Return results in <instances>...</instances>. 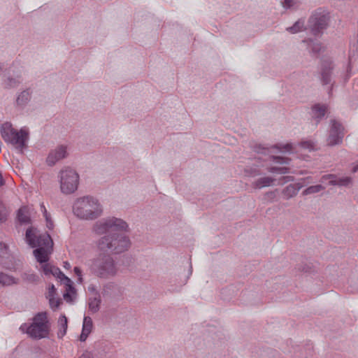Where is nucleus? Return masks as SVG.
Segmentation results:
<instances>
[{
    "instance_id": "7",
    "label": "nucleus",
    "mask_w": 358,
    "mask_h": 358,
    "mask_svg": "<svg viewBox=\"0 0 358 358\" xmlns=\"http://www.w3.org/2000/svg\"><path fill=\"white\" fill-rule=\"evenodd\" d=\"M41 269L45 275H52L59 278L60 281L64 284L66 286V292L63 295L64 299L67 302H72L74 299L73 295L76 294V289L73 286V282L71 279L66 276L58 267L47 262L42 264Z\"/></svg>"
},
{
    "instance_id": "44",
    "label": "nucleus",
    "mask_w": 358,
    "mask_h": 358,
    "mask_svg": "<svg viewBox=\"0 0 358 358\" xmlns=\"http://www.w3.org/2000/svg\"><path fill=\"white\" fill-rule=\"evenodd\" d=\"M285 178H287V181H292L293 177L292 176H287Z\"/></svg>"
},
{
    "instance_id": "6",
    "label": "nucleus",
    "mask_w": 358,
    "mask_h": 358,
    "mask_svg": "<svg viewBox=\"0 0 358 358\" xmlns=\"http://www.w3.org/2000/svg\"><path fill=\"white\" fill-rule=\"evenodd\" d=\"M50 323L45 312L37 313L31 324L27 327V334L32 338L39 340L48 338L50 333Z\"/></svg>"
},
{
    "instance_id": "24",
    "label": "nucleus",
    "mask_w": 358,
    "mask_h": 358,
    "mask_svg": "<svg viewBox=\"0 0 358 358\" xmlns=\"http://www.w3.org/2000/svg\"><path fill=\"white\" fill-rule=\"evenodd\" d=\"M9 208L0 199V224L5 222L10 214Z\"/></svg>"
},
{
    "instance_id": "42",
    "label": "nucleus",
    "mask_w": 358,
    "mask_h": 358,
    "mask_svg": "<svg viewBox=\"0 0 358 358\" xmlns=\"http://www.w3.org/2000/svg\"><path fill=\"white\" fill-rule=\"evenodd\" d=\"M4 184V180L1 173H0V187Z\"/></svg>"
},
{
    "instance_id": "35",
    "label": "nucleus",
    "mask_w": 358,
    "mask_h": 358,
    "mask_svg": "<svg viewBox=\"0 0 358 358\" xmlns=\"http://www.w3.org/2000/svg\"><path fill=\"white\" fill-rule=\"evenodd\" d=\"M46 221V226L49 229H52L54 227L53 221L51 219L50 215L45 216Z\"/></svg>"
},
{
    "instance_id": "23",
    "label": "nucleus",
    "mask_w": 358,
    "mask_h": 358,
    "mask_svg": "<svg viewBox=\"0 0 358 358\" xmlns=\"http://www.w3.org/2000/svg\"><path fill=\"white\" fill-rule=\"evenodd\" d=\"M101 300L100 296H95L89 299V310L93 313H97L100 308Z\"/></svg>"
},
{
    "instance_id": "49",
    "label": "nucleus",
    "mask_w": 358,
    "mask_h": 358,
    "mask_svg": "<svg viewBox=\"0 0 358 358\" xmlns=\"http://www.w3.org/2000/svg\"><path fill=\"white\" fill-rule=\"evenodd\" d=\"M303 271H305L306 272H308V270H306V268H303Z\"/></svg>"
},
{
    "instance_id": "37",
    "label": "nucleus",
    "mask_w": 358,
    "mask_h": 358,
    "mask_svg": "<svg viewBox=\"0 0 358 358\" xmlns=\"http://www.w3.org/2000/svg\"><path fill=\"white\" fill-rule=\"evenodd\" d=\"M75 274L78 277V282H83V278H82V271L79 267H74L73 268Z\"/></svg>"
},
{
    "instance_id": "38",
    "label": "nucleus",
    "mask_w": 358,
    "mask_h": 358,
    "mask_svg": "<svg viewBox=\"0 0 358 358\" xmlns=\"http://www.w3.org/2000/svg\"><path fill=\"white\" fill-rule=\"evenodd\" d=\"M55 293H56V289H55V286L53 285H52L49 288L48 294L47 297L55 296Z\"/></svg>"
},
{
    "instance_id": "46",
    "label": "nucleus",
    "mask_w": 358,
    "mask_h": 358,
    "mask_svg": "<svg viewBox=\"0 0 358 358\" xmlns=\"http://www.w3.org/2000/svg\"><path fill=\"white\" fill-rule=\"evenodd\" d=\"M358 171V164H357L356 166H355V167L353 168V171H354V172H356V171Z\"/></svg>"
},
{
    "instance_id": "14",
    "label": "nucleus",
    "mask_w": 358,
    "mask_h": 358,
    "mask_svg": "<svg viewBox=\"0 0 358 358\" xmlns=\"http://www.w3.org/2000/svg\"><path fill=\"white\" fill-rule=\"evenodd\" d=\"M302 187L303 185L299 182L287 185L282 191L283 198L287 200L294 197L297 195L298 192L302 188Z\"/></svg>"
},
{
    "instance_id": "30",
    "label": "nucleus",
    "mask_w": 358,
    "mask_h": 358,
    "mask_svg": "<svg viewBox=\"0 0 358 358\" xmlns=\"http://www.w3.org/2000/svg\"><path fill=\"white\" fill-rule=\"evenodd\" d=\"M281 4L283 8H296L299 6V1L297 0H282Z\"/></svg>"
},
{
    "instance_id": "20",
    "label": "nucleus",
    "mask_w": 358,
    "mask_h": 358,
    "mask_svg": "<svg viewBox=\"0 0 358 358\" xmlns=\"http://www.w3.org/2000/svg\"><path fill=\"white\" fill-rule=\"evenodd\" d=\"M19 283L18 279L15 278L13 276L0 272V286H10L12 285H17Z\"/></svg>"
},
{
    "instance_id": "32",
    "label": "nucleus",
    "mask_w": 358,
    "mask_h": 358,
    "mask_svg": "<svg viewBox=\"0 0 358 358\" xmlns=\"http://www.w3.org/2000/svg\"><path fill=\"white\" fill-rule=\"evenodd\" d=\"M268 171L270 173H277L279 174H285V173H288V168L271 166V167L268 168Z\"/></svg>"
},
{
    "instance_id": "26",
    "label": "nucleus",
    "mask_w": 358,
    "mask_h": 358,
    "mask_svg": "<svg viewBox=\"0 0 358 358\" xmlns=\"http://www.w3.org/2000/svg\"><path fill=\"white\" fill-rule=\"evenodd\" d=\"M20 80L18 78L8 77L3 81V87L6 89L14 88L19 85Z\"/></svg>"
},
{
    "instance_id": "28",
    "label": "nucleus",
    "mask_w": 358,
    "mask_h": 358,
    "mask_svg": "<svg viewBox=\"0 0 358 358\" xmlns=\"http://www.w3.org/2000/svg\"><path fill=\"white\" fill-rule=\"evenodd\" d=\"M324 189V187L321 185H313L310 186L306 189H304L302 192L303 195H309L315 193H317L322 190Z\"/></svg>"
},
{
    "instance_id": "2",
    "label": "nucleus",
    "mask_w": 358,
    "mask_h": 358,
    "mask_svg": "<svg viewBox=\"0 0 358 358\" xmlns=\"http://www.w3.org/2000/svg\"><path fill=\"white\" fill-rule=\"evenodd\" d=\"M25 239L31 248H37L33 252L36 260L41 264L47 262L53 245L50 236L48 233L41 234L36 229L31 227L26 231Z\"/></svg>"
},
{
    "instance_id": "34",
    "label": "nucleus",
    "mask_w": 358,
    "mask_h": 358,
    "mask_svg": "<svg viewBox=\"0 0 358 358\" xmlns=\"http://www.w3.org/2000/svg\"><path fill=\"white\" fill-rule=\"evenodd\" d=\"M300 145H301V148L308 149L310 150H313L314 148V145H313V142L308 141H302Z\"/></svg>"
},
{
    "instance_id": "10",
    "label": "nucleus",
    "mask_w": 358,
    "mask_h": 358,
    "mask_svg": "<svg viewBox=\"0 0 358 358\" xmlns=\"http://www.w3.org/2000/svg\"><path fill=\"white\" fill-rule=\"evenodd\" d=\"M335 65L331 58H324L322 59L320 72V80L322 85H330L328 91L329 95L332 93V87L334 85L333 80L334 76Z\"/></svg>"
},
{
    "instance_id": "29",
    "label": "nucleus",
    "mask_w": 358,
    "mask_h": 358,
    "mask_svg": "<svg viewBox=\"0 0 358 358\" xmlns=\"http://www.w3.org/2000/svg\"><path fill=\"white\" fill-rule=\"evenodd\" d=\"M17 219L20 222L27 224L30 221L29 215L24 208H20L17 213Z\"/></svg>"
},
{
    "instance_id": "31",
    "label": "nucleus",
    "mask_w": 358,
    "mask_h": 358,
    "mask_svg": "<svg viewBox=\"0 0 358 358\" xmlns=\"http://www.w3.org/2000/svg\"><path fill=\"white\" fill-rule=\"evenodd\" d=\"M245 173L246 176H250V177H255V176H260L262 174V173L260 172V171L255 167V168H252V167H248L245 169Z\"/></svg>"
},
{
    "instance_id": "19",
    "label": "nucleus",
    "mask_w": 358,
    "mask_h": 358,
    "mask_svg": "<svg viewBox=\"0 0 358 358\" xmlns=\"http://www.w3.org/2000/svg\"><path fill=\"white\" fill-rule=\"evenodd\" d=\"M274 181L275 179L273 178L268 176L262 177L252 182V187L255 189H262L271 186Z\"/></svg>"
},
{
    "instance_id": "3",
    "label": "nucleus",
    "mask_w": 358,
    "mask_h": 358,
    "mask_svg": "<svg viewBox=\"0 0 358 358\" xmlns=\"http://www.w3.org/2000/svg\"><path fill=\"white\" fill-rule=\"evenodd\" d=\"M73 213L78 218L83 220H94L103 213L101 201L90 195L78 198L73 205Z\"/></svg>"
},
{
    "instance_id": "27",
    "label": "nucleus",
    "mask_w": 358,
    "mask_h": 358,
    "mask_svg": "<svg viewBox=\"0 0 358 358\" xmlns=\"http://www.w3.org/2000/svg\"><path fill=\"white\" fill-rule=\"evenodd\" d=\"M22 280L29 283H36L39 280V277L34 273L24 272L21 275Z\"/></svg>"
},
{
    "instance_id": "16",
    "label": "nucleus",
    "mask_w": 358,
    "mask_h": 358,
    "mask_svg": "<svg viewBox=\"0 0 358 358\" xmlns=\"http://www.w3.org/2000/svg\"><path fill=\"white\" fill-rule=\"evenodd\" d=\"M327 107L324 104H315L312 107V117L317 124L325 116Z\"/></svg>"
},
{
    "instance_id": "18",
    "label": "nucleus",
    "mask_w": 358,
    "mask_h": 358,
    "mask_svg": "<svg viewBox=\"0 0 358 358\" xmlns=\"http://www.w3.org/2000/svg\"><path fill=\"white\" fill-rule=\"evenodd\" d=\"M58 332L57 337L62 338L66 334L68 328V320L65 315H61L57 321Z\"/></svg>"
},
{
    "instance_id": "25",
    "label": "nucleus",
    "mask_w": 358,
    "mask_h": 358,
    "mask_svg": "<svg viewBox=\"0 0 358 358\" xmlns=\"http://www.w3.org/2000/svg\"><path fill=\"white\" fill-rule=\"evenodd\" d=\"M304 24V20L300 19L297 20L292 27H287L286 30L291 34H296L303 30Z\"/></svg>"
},
{
    "instance_id": "9",
    "label": "nucleus",
    "mask_w": 358,
    "mask_h": 358,
    "mask_svg": "<svg viewBox=\"0 0 358 358\" xmlns=\"http://www.w3.org/2000/svg\"><path fill=\"white\" fill-rule=\"evenodd\" d=\"M330 16L329 12L322 8L316 9L308 20V27L313 34L315 36L323 33L329 25Z\"/></svg>"
},
{
    "instance_id": "39",
    "label": "nucleus",
    "mask_w": 358,
    "mask_h": 358,
    "mask_svg": "<svg viewBox=\"0 0 358 358\" xmlns=\"http://www.w3.org/2000/svg\"><path fill=\"white\" fill-rule=\"evenodd\" d=\"M78 358H94L90 352L86 351L83 352Z\"/></svg>"
},
{
    "instance_id": "43",
    "label": "nucleus",
    "mask_w": 358,
    "mask_h": 358,
    "mask_svg": "<svg viewBox=\"0 0 358 358\" xmlns=\"http://www.w3.org/2000/svg\"><path fill=\"white\" fill-rule=\"evenodd\" d=\"M4 68H5L4 63L0 62V72L2 71Z\"/></svg>"
},
{
    "instance_id": "48",
    "label": "nucleus",
    "mask_w": 358,
    "mask_h": 358,
    "mask_svg": "<svg viewBox=\"0 0 358 358\" xmlns=\"http://www.w3.org/2000/svg\"><path fill=\"white\" fill-rule=\"evenodd\" d=\"M303 271H305L306 272H308V270H306V268H303Z\"/></svg>"
},
{
    "instance_id": "11",
    "label": "nucleus",
    "mask_w": 358,
    "mask_h": 358,
    "mask_svg": "<svg viewBox=\"0 0 358 358\" xmlns=\"http://www.w3.org/2000/svg\"><path fill=\"white\" fill-rule=\"evenodd\" d=\"M273 149H278L280 152H290L292 150V145L286 144L282 146L275 145L271 147H266L258 144L255 145L253 148L254 151L258 154H262L265 156L268 155L270 159L275 160L277 163L287 164L289 163L288 159L281 157H275L272 155Z\"/></svg>"
},
{
    "instance_id": "36",
    "label": "nucleus",
    "mask_w": 358,
    "mask_h": 358,
    "mask_svg": "<svg viewBox=\"0 0 358 358\" xmlns=\"http://www.w3.org/2000/svg\"><path fill=\"white\" fill-rule=\"evenodd\" d=\"M7 252H8V245L4 243L1 242L0 243V256H3V255L7 254Z\"/></svg>"
},
{
    "instance_id": "17",
    "label": "nucleus",
    "mask_w": 358,
    "mask_h": 358,
    "mask_svg": "<svg viewBox=\"0 0 358 358\" xmlns=\"http://www.w3.org/2000/svg\"><path fill=\"white\" fill-rule=\"evenodd\" d=\"M327 178L331 179L329 181V184L332 185L348 186L352 182V179L350 177H344L335 179V176L331 174L325 175L322 178V180H326Z\"/></svg>"
},
{
    "instance_id": "4",
    "label": "nucleus",
    "mask_w": 358,
    "mask_h": 358,
    "mask_svg": "<svg viewBox=\"0 0 358 358\" xmlns=\"http://www.w3.org/2000/svg\"><path fill=\"white\" fill-rule=\"evenodd\" d=\"M91 272L96 277L108 279L117 273V266L113 258L108 254H100L92 260Z\"/></svg>"
},
{
    "instance_id": "1",
    "label": "nucleus",
    "mask_w": 358,
    "mask_h": 358,
    "mask_svg": "<svg viewBox=\"0 0 358 358\" xmlns=\"http://www.w3.org/2000/svg\"><path fill=\"white\" fill-rule=\"evenodd\" d=\"M128 224L122 219L115 217L102 219L93 226V231L103 235L96 242L98 249L104 252L120 254L130 245L129 238L118 231H127Z\"/></svg>"
},
{
    "instance_id": "47",
    "label": "nucleus",
    "mask_w": 358,
    "mask_h": 358,
    "mask_svg": "<svg viewBox=\"0 0 358 358\" xmlns=\"http://www.w3.org/2000/svg\"><path fill=\"white\" fill-rule=\"evenodd\" d=\"M24 326H27V324H24L22 325L20 328H21V329H23V327H24Z\"/></svg>"
},
{
    "instance_id": "5",
    "label": "nucleus",
    "mask_w": 358,
    "mask_h": 358,
    "mask_svg": "<svg viewBox=\"0 0 358 358\" xmlns=\"http://www.w3.org/2000/svg\"><path fill=\"white\" fill-rule=\"evenodd\" d=\"M1 134L6 143H10L20 153H22L28 139V133L25 130L20 129L17 131L13 128L10 123L5 122L1 125Z\"/></svg>"
},
{
    "instance_id": "45",
    "label": "nucleus",
    "mask_w": 358,
    "mask_h": 358,
    "mask_svg": "<svg viewBox=\"0 0 358 358\" xmlns=\"http://www.w3.org/2000/svg\"><path fill=\"white\" fill-rule=\"evenodd\" d=\"M64 264H64V267H65V268H69V267H70V264H69V263H68V262H65Z\"/></svg>"
},
{
    "instance_id": "15",
    "label": "nucleus",
    "mask_w": 358,
    "mask_h": 358,
    "mask_svg": "<svg viewBox=\"0 0 358 358\" xmlns=\"http://www.w3.org/2000/svg\"><path fill=\"white\" fill-rule=\"evenodd\" d=\"M93 327L92 320L89 316H85L83 323V329L81 334L80 335L79 340L84 342L87 338L88 336L92 331Z\"/></svg>"
},
{
    "instance_id": "41",
    "label": "nucleus",
    "mask_w": 358,
    "mask_h": 358,
    "mask_svg": "<svg viewBox=\"0 0 358 358\" xmlns=\"http://www.w3.org/2000/svg\"><path fill=\"white\" fill-rule=\"evenodd\" d=\"M352 56L350 55L349 56V66L348 67V71H350V65H351V63H352Z\"/></svg>"
},
{
    "instance_id": "33",
    "label": "nucleus",
    "mask_w": 358,
    "mask_h": 358,
    "mask_svg": "<svg viewBox=\"0 0 358 358\" xmlns=\"http://www.w3.org/2000/svg\"><path fill=\"white\" fill-rule=\"evenodd\" d=\"M48 298L49 299L50 306L52 309L58 308L62 303L61 300L59 299H56L55 296Z\"/></svg>"
},
{
    "instance_id": "8",
    "label": "nucleus",
    "mask_w": 358,
    "mask_h": 358,
    "mask_svg": "<svg viewBox=\"0 0 358 358\" xmlns=\"http://www.w3.org/2000/svg\"><path fill=\"white\" fill-rule=\"evenodd\" d=\"M60 189L63 194H70L76 192L79 184V175L73 169L66 166L58 175Z\"/></svg>"
},
{
    "instance_id": "13",
    "label": "nucleus",
    "mask_w": 358,
    "mask_h": 358,
    "mask_svg": "<svg viewBox=\"0 0 358 358\" xmlns=\"http://www.w3.org/2000/svg\"><path fill=\"white\" fill-rule=\"evenodd\" d=\"M343 128L342 125L336 121L331 120V127L327 141L330 145H335L341 143L343 138Z\"/></svg>"
},
{
    "instance_id": "40",
    "label": "nucleus",
    "mask_w": 358,
    "mask_h": 358,
    "mask_svg": "<svg viewBox=\"0 0 358 358\" xmlns=\"http://www.w3.org/2000/svg\"><path fill=\"white\" fill-rule=\"evenodd\" d=\"M41 210L44 217L50 215L48 213V211H47V210H46V208H45V206H44V204L43 203L41 204Z\"/></svg>"
},
{
    "instance_id": "12",
    "label": "nucleus",
    "mask_w": 358,
    "mask_h": 358,
    "mask_svg": "<svg viewBox=\"0 0 358 358\" xmlns=\"http://www.w3.org/2000/svg\"><path fill=\"white\" fill-rule=\"evenodd\" d=\"M69 156L68 146L59 145L51 150L46 158V163L48 166H52L57 162L66 158Z\"/></svg>"
},
{
    "instance_id": "21",
    "label": "nucleus",
    "mask_w": 358,
    "mask_h": 358,
    "mask_svg": "<svg viewBox=\"0 0 358 358\" xmlns=\"http://www.w3.org/2000/svg\"><path fill=\"white\" fill-rule=\"evenodd\" d=\"M303 43H307V48L309 50L310 52L315 55L320 52L323 49V46L322 45V44L317 41H303Z\"/></svg>"
},
{
    "instance_id": "22",
    "label": "nucleus",
    "mask_w": 358,
    "mask_h": 358,
    "mask_svg": "<svg viewBox=\"0 0 358 358\" xmlns=\"http://www.w3.org/2000/svg\"><path fill=\"white\" fill-rule=\"evenodd\" d=\"M31 99V93L28 90L22 91L17 97L16 103L17 106H24Z\"/></svg>"
}]
</instances>
